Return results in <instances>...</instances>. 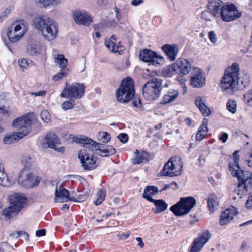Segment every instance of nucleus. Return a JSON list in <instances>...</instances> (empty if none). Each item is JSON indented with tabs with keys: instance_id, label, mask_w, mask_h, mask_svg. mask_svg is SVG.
<instances>
[{
	"instance_id": "6e6d98bb",
	"label": "nucleus",
	"mask_w": 252,
	"mask_h": 252,
	"mask_svg": "<svg viewBox=\"0 0 252 252\" xmlns=\"http://www.w3.org/2000/svg\"><path fill=\"white\" fill-rule=\"evenodd\" d=\"M173 186H175V188H173L174 190H176L178 188V184L175 182H172L171 184H165L164 187L160 190V192L172 187Z\"/></svg>"
},
{
	"instance_id": "c03bdc74",
	"label": "nucleus",
	"mask_w": 252,
	"mask_h": 252,
	"mask_svg": "<svg viewBox=\"0 0 252 252\" xmlns=\"http://www.w3.org/2000/svg\"><path fill=\"white\" fill-rule=\"evenodd\" d=\"M195 104L196 106L199 109L200 111L203 114L205 113V103L202 97L200 96H197L195 98Z\"/></svg>"
},
{
	"instance_id": "13d9d810",
	"label": "nucleus",
	"mask_w": 252,
	"mask_h": 252,
	"mask_svg": "<svg viewBox=\"0 0 252 252\" xmlns=\"http://www.w3.org/2000/svg\"><path fill=\"white\" fill-rule=\"evenodd\" d=\"M118 138L122 143H126L128 140V136L126 134L123 133L118 136Z\"/></svg>"
},
{
	"instance_id": "8fccbe9b",
	"label": "nucleus",
	"mask_w": 252,
	"mask_h": 252,
	"mask_svg": "<svg viewBox=\"0 0 252 252\" xmlns=\"http://www.w3.org/2000/svg\"><path fill=\"white\" fill-rule=\"evenodd\" d=\"M41 118L45 123H48L50 120V115L46 110L42 111L41 113Z\"/></svg>"
},
{
	"instance_id": "774afa93",
	"label": "nucleus",
	"mask_w": 252,
	"mask_h": 252,
	"mask_svg": "<svg viewBox=\"0 0 252 252\" xmlns=\"http://www.w3.org/2000/svg\"><path fill=\"white\" fill-rule=\"evenodd\" d=\"M143 2L142 0H132L131 1V4L133 6H137L142 3Z\"/></svg>"
},
{
	"instance_id": "b1692460",
	"label": "nucleus",
	"mask_w": 252,
	"mask_h": 252,
	"mask_svg": "<svg viewBox=\"0 0 252 252\" xmlns=\"http://www.w3.org/2000/svg\"><path fill=\"white\" fill-rule=\"evenodd\" d=\"M26 198L23 194L15 193L10 198V204L14 206L15 210L20 212L23 205L25 203Z\"/></svg>"
},
{
	"instance_id": "58836bf2",
	"label": "nucleus",
	"mask_w": 252,
	"mask_h": 252,
	"mask_svg": "<svg viewBox=\"0 0 252 252\" xmlns=\"http://www.w3.org/2000/svg\"><path fill=\"white\" fill-rule=\"evenodd\" d=\"M62 0H38L39 3L44 7H55L60 4Z\"/></svg>"
},
{
	"instance_id": "680f3d73",
	"label": "nucleus",
	"mask_w": 252,
	"mask_h": 252,
	"mask_svg": "<svg viewBox=\"0 0 252 252\" xmlns=\"http://www.w3.org/2000/svg\"><path fill=\"white\" fill-rule=\"evenodd\" d=\"M12 7H7L5 10L2 12L1 15L5 18H6L11 12Z\"/></svg>"
},
{
	"instance_id": "a18cd8bd",
	"label": "nucleus",
	"mask_w": 252,
	"mask_h": 252,
	"mask_svg": "<svg viewBox=\"0 0 252 252\" xmlns=\"http://www.w3.org/2000/svg\"><path fill=\"white\" fill-rule=\"evenodd\" d=\"M205 124V118L203 119L202 125L200 126L199 130H198L196 135V140L200 141L205 137L204 134V130H203L204 125Z\"/></svg>"
},
{
	"instance_id": "f257e3e1",
	"label": "nucleus",
	"mask_w": 252,
	"mask_h": 252,
	"mask_svg": "<svg viewBox=\"0 0 252 252\" xmlns=\"http://www.w3.org/2000/svg\"><path fill=\"white\" fill-rule=\"evenodd\" d=\"M32 26L40 32L48 41L54 40L58 33V26L52 18L44 15H38L33 18Z\"/></svg>"
},
{
	"instance_id": "09e8293b",
	"label": "nucleus",
	"mask_w": 252,
	"mask_h": 252,
	"mask_svg": "<svg viewBox=\"0 0 252 252\" xmlns=\"http://www.w3.org/2000/svg\"><path fill=\"white\" fill-rule=\"evenodd\" d=\"M15 207L14 206L11 205L8 208H5L2 211V215L5 216H10L12 213H18V211L15 210Z\"/></svg>"
},
{
	"instance_id": "f03ea898",
	"label": "nucleus",
	"mask_w": 252,
	"mask_h": 252,
	"mask_svg": "<svg viewBox=\"0 0 252 252\" xmlns=\"http://www.w3.org/2000/svg\"><path fill=\"white\" fill-rule=\"evenodd\" d=\"M31 121V119L27 116L16 119L12 125L17 131L14 134L5 136L3 142L6 144H10L28 134L32 129Z\"/></svg>"
},
{
	"instance_id": "ea45409f",
	"label": "nucleus",
	"mask_w": 252,
	"mask_h": 252,
	"mask_svg": "<svg viewBox=\"0 0 252 252\" xmlns=\"http://www.w3.org/2000/svg\"><path fill=\"white\" fill-rule=\"evenodd\" d=\"M243 99L247 105L252 106V90L248 91L243 95Z\"/></svg>"
},
{
	"instance_id": "c756f323",
	"label": "nucleus",
	"mask_w": 252,
	"mask_h": 252,
	"mask_svg": "<svg viewBox=\"0 0 252 252\" xmlns=\"http://www.w3.org/2000/svg\"><path fill=\"white\" fill-rule=\"evenodd\" d=\"M158 192V189L157 187L148 186L144 189L142 197L151 202L154 199L152 196L157 194Z\"/></svg>"
},
{
	"instance_id": "4d7b16f0",
	"label": "nucleus",
	"mask_w": 252,
	"mask_h": 252,
	"mask_svg": "<svg viewBox=\"0 0 252 252\" xmlns=\"http://www.w3.org/2000/svg\"><path fill=\"white\" fill-rule=\"evenodd\" d=\"M103 135L101 138V140L103 143H106L111 139V136L107 132H103Z\"/></svg>"
},
{
	"instance_id": "aec40b11",
	"label": "nucleus",
	"mask_w": 252,
	"mask_h": 252,
	"mask_svg": "<svg viewBox=\"0 0 252 252\" xmlns=\"http://www.w3.org/2000/svg\"><path fill=\"white\" fill-rule=\"evenodd\" d=\"M194 72H192L190 84L193 87L200 88L203 85L205 79L203 78L201 70L199 68H194Z\"/></svg>"
},
{
	"instance_id": "4be33fe9",
	"label": "nucleus",
	"mask_w": 252,
	"mask_h": 252,
	"mask_svg": "<svg viewBox=\"0 0 252 252\" xmlns=\"http://www.w3.org/2000/svg\"><path fill=\"white\" fill-rule=\"evenodd\" d=\"M44 51V47L39 42H32L27 47V53L30 56H36L42 53Z\"/></svg>"
},
{
	"instance_id": "dca6fc26",
	"label": "nucleus",
	"mask_w": 252,
	"mask_h": 252,
	"mask_svg": "<svg viewBox=\"0 0 252 252\" xmlns=\"http://www.w3.org/2000/svg\"><path fill=\"white\" fill-rule=\"evenodd\" d=\"M223 5L221 0H209L207 5L208 10L214 17H220V9Z\"/></svg>"
},
{
	"instance_id": "e2e57ef3",
	"label": "nucleus",
	"mask_w": 252,
	"mask_h": 252,
	"mask_svg": "<svg viewBox=\"0 0 252 252\" xmlns=\"http://www.w3.org/2000/svg\"><path fill=\"white\" fill-rule=\"evenodd\" d=\"M228 138V134L226 133H223L219 137V139L223 143L226 142Z\"/></svg>"
},
{
	"instance_id": "0eeeda50",
	"label": "nucleus",
	"mask_w": 252,
	"mask_h": 252,
	"mask_svg": "<svg viewBox=\"0 0 252 252\" xmlns=\"http://www.w3.org/2000/svg\"><path fill=\"white\" fill-rule=\"evenodd\" d=\"M236 177L239 181L234 191L239 195H242L248 192L252 187V173L248 171H241L237 175H232Z\"/></svg>"
},
{
	"instance_id": "6ab92c4d",
	"label": "nucleus",
	"mask_w": 252,
	"mask_h": 252,
	"mask_svg": "<svg viewBox=\"0 0 252 252\" xmlns=\"http://www.w3.org/2000/svg\"><path fill=\"white\" fill-rule=\"evenodd\" d=\"M177 70V73L186 75L188 74L191 69L190 62L185 59H178L175 63Z\"/></svg>"
},
{
	"instance_id": "69168bd1",
	"label": "nucleus",
	"mask_w": 252,
	"mask_h": 252,
	"mask_svg": "<svg viewBox=\"0 0 252 252\" xmlns=\"http://www.w3.org/2000/svg\"><path fill=\"white\" fill-rule=\"evenodd\" d=\"M196 15H199L200 16L201 19H203L204 11L203 10V8L202 7H200L196 10Z\"/></svg>"
},
{
	"instance_id": "2f4dec72",
	"label": "nucleus",
	"mask_w": 252,
	"mask_h": 252,
	"mask_svg": "<svg viewBox=\"0 0 252 252\" xmlns=\"http://www.w3.org/2000/svg\"><path fill=\"white\" fill-rule=\"evenodd\" d=\"M9 40L12 42H16L24 35L23 32H18L15 31L13 27H9L6 32Z\"/></svg>"
},
{
	"instance_id": "5fc2aeb1",
	"label": "nucleus",
	"mask_w": 252,
	"mask_h": 252,
	"mask_svg": "<svg viewBox=\"0 0 252 252\" xmlns=\"http://www.w3.org/2000/svg\"><path fill=\"white\" fill-rule=\"evenodd\" d=\"M88 194L85 193L84 194H79L76 198L75 197V200H72L75 202H82L85 200L88 197Z\"/></svg>"
},
{
	"instance_id": "6e6552de",
	"label": "nucleus",
	"mask_w": 252,
	"mask_h": 252,
	"mask_svg": "<svg viewBox=\"0 0 252 252\" xmlns=\"http://www.w3.org/2000/svg\"><path fill=\"white\" fill-rule=\"evenodd\" d=\"M84 89L85 86L83 84L76 83L70 85L66 82L60 96L62 98L80 99L84 96Z\"/></svg>"
},
{
	"instance_id": "2eb2a0df",
	"label": "nucleus",
	"mask_w": 252,
	"mask_h": 252,
	"mask_svg": "<svg viewBox=\"0 0 252 252\" xmlns=\"http://www.w3.org/2000/svg\"><path fill=\"white\" fill-rule=\"evenodd\" d=\"M237 209L233 206L222 212L220 216V223L221 225H225L231 221L237 215Z\"/></svg>"
},
{
	"instance_id": "bb28decb",
	"label": "nucleus",
	"mask_w": 252,
	"mask_h": 252,
	"mask_svg": "<svg viewBox=\"0 0 252 252\" xmlns=\"http://www.w3.org/2000/svg\"><path fill=\"white\" fill-rule=\"evenodd\" d=\"M240 157L238 154V151H235L233 154L234 162L229 163V170L231 172V175H237L240 173L241 171H245V170H241L239 165Z\"/></svg>"
},
{
	"instance_id": "7c9ffc66",
	"label": "nucleus",
	"mask_w": 252,
	"mask_h": 252,
	"mask_svg": "<svg viewBox=\"0 0 252 252\" xmlns=\"http://www.w3.org/2000/svg\"><path fill=\"white\" fill-rule=\"evenodd\" d=\"M135 154L136 157L132 159L131 160L133 164H140L149 160V156L146 152L143 151L142 152L139 153L137 150Z\"/></svg>"
},
{
	"instance_id": "bf43d9fd",
	"label": "nucleus",
	"mask_w": 252,
	"mask_h": 252,
	"mask_svg": "<svg viewBox=\"0 0 252 252\" xmlns=\"http://www.w3.org/2000/svg\"><path fill=\"white\" fill-rule=\"evenodd\" d=\"M208 34L210 40L212 43L215 44L217 41V36L216 34L213 32L211 31L208 33Z\"/></svg>"
},
{
	"instance_id": "a878e982",
	"label": "nucleus",
	"mask_w": 252,
	"mask_h": 252,
	"mask_svg": "<svg viewBox=\"0 0 252 252\" xmlns=\"http://www.w3.org/2000/svg\"><path fill=\"white\" fill-rule=\"evenodd\" d=\"M98 145L96 149L95 154L101 157H108L110 155H113L116 153L115 149L111 146L107 145L104 146L101 143H98Z\"/></svg>"
},
{
	"instance_id": "20e7f679",
	"label": "nucleus",
	"mask_w": 252,
	"mask_h": 252,
	"mask_svg": "<svg viewBox=\"0 0 252 252\" xmlns=\"http://www.w3.org/2000/svg\"><path fill=\"white\" fill-rule=\"evenodd\" d=\"M196 200L192 196L181 197L180 200L170 209L175 216H181L189 213L195 206Z\"/></svg>"
},
{
	"instance_id": "cd10ccee",
	"label": "nucleus",
	"mask_w": 252,
	"mask_h": 252,
	"mask_svg": "<svg viewBox=\"0 0 252 252\" xmlns=\"http://www.w3.org/2000/svg\"><path fill=\"white\" fill-rule=\"evenodd\" d=\"M120 43V41L117 43L115 35H113L109 40H106L105 42L106 46L111 52L113 53L118 52L119 54H120V51L119 50Z\"/></svg>"
},
{
	"instance_id": "79ce46f5",
	"label": "nucleus",
	"mask_w": 252,
	"mask_h": 252,
	"mask_svg": "<svg viewBox=\"0 0 252 252\" xmlns=\"http://www.w3.org/2000/svg\"><path fill=\"white\" fill-rule=\"evenodd\" d=\"M32 162L31 157L28 155H24L22 157L21 163L25 168L30 167Z\"/></svg>"
},
{
	"instance_id": "864d4df0",
	"label": "nucleus",
	"mask_w": 252,
	"mask_h": 252,
	"mask_svg": "<svg viewBox=\"0 0 252 252\" xmlns=\"http://www.w3.org/2000/svg\"><path fill=\"white\" fill-rule=\"evenodd\" d=\"M96 3L98 7L104 8L108 5L109 1L108 0H96Z\"/></svg>"
},
{
	"instance_id": "3c124183",
	"label": "nucleus",
	"mask_w": 252,
	"mask_h": 252,
	"mask_svg": "<svg viewBox=\"0 0 252 252\" xmlns=\"http://www.w3.org/2000/svg\"><path fill=\"white\" fill-rule=\"evenodd\" d=\"M132 106L139 109L142 108L141 100L139 97H135L132 101Z\"/></svg>"
},
{
	"instance_id": "0e129e2a",
	"label": "nucleus",
	"mask_w": 252,
	"mask_h": 252,
	"mask_svg": "<svg viewBox=\"0 0 252 252\" xmlns=\"http://www.w3.org/2000/svg\"><path fill=\"white\" fill-rule=\"evenodd\" d=\"M46 234V230L44 229L37 230L35 234L37 237L44 236Z\"/></svg>"
},
{
	"instance_id": "a19ab883",
	"label": "nucleus",
	"mask_w": 252,
	"mask_h": 252,
	"mask_svg": "<svg viewBox=\"0 0 252 252\" xmlns=\"http://www.w3.org/2000/svg\"><path fill=\"white\" fill-rule=\"evenodd\" d=\"M227 109L232 114L236 112L237 103L234 99H229L226 103Z\"/></svg>"
},
{
	"instance_id": "ddd939ff",
	"label": "nucleus",
	"mask_w": 252,
	"mask_h": 252,
	"mask_svg": "<svg viewBox=\"0 0 252 252\" xmlns=\"http://www.w3.org/2000/svg\"><path fill=\"white\" fill-rule=\"evenodd\" d=\"M139 58L144 62L151 63L155 65L160 64L163 61L162 57L158 56L156 52L148 49H143L140 52Z\"/></svg>"
},
{
	"instance_id": "473e14b6",
	"label": "nucleus",
	"mask_w": 252,
	"mask_h": 252,
	"mask_svg": "<svg viewBox=\"0 0 252 252\" xmlns=\"http://www.w3.org/2000/svg\"><path fill=\"white\" fill-rule=\"evenodd\" d=\"M153 202L156 206L155 210V213H160L165 211L168 208V204L162 199L155 200L151 201Z\"/></svg>"
},
{
	"instance_id": "f704fd0d",
	"label": "nucleus",
	"mask_w": 252,
	"mask_h": 252,
	"mask_svg": "<svg viewBox=\"0 0 252 252\" xmlns=\"http://www.w3.org/2000/svg\"><path fill=\"white\" fill-rule=\"evenodd\" d=\"M179 92L175 90H172L167 92L162 98L163 103H168L174 101L179 95Z\"/></svg>"
},
{
	"instance_id": "f8f14e48",
	"label": "nucleus",
	"mask_w": 252,
	"mask_h": 252,
	"mask_svg": "<svg viewBox=\"0 0 252 252\" xmlns=\"http://www.w3.org/2000/svg\"><path fill=\"white\" fill-rule=\"evenodd\" d=\"M176 160L174 161V158H171L166 163L160 174L162 176L174 177L180 175L182 173L183 167V162L180 163L179 166H176Z\"/></svg>"
},
{
	"instance_id": "603ef678",
	"label": "nucleus",
	"mask_w": 252,
	"mask_h": 252,
	"mask_svg": "<svg viewBox=\"0 0 252 252\" xmlns=\"http://www.w3.org/2000/svg\"><path fill=\"white\" fill-rule=\"evenodd\" d=\"M67 72L63 71L62 69L61 71L54 76L53 79L55 81H59L63 79V77H65L67 75Z\"/></svg>"
},
{
	"instance_id": "4468645a",
	"label": "nucleus",
	"mask_w": 252,
	"mask_h": 252,
	"mask_svg": "<svg viewBox=\"0 0 252 252\" xmlns=\"http://www.w3.org/2000/svg\"><path fill=\"white\" fill-rule=\"evenodd\" d=\"M72 16L74 21L79 25L89 26L93 22L92 17L87 12L79 9L73 11Z\"/></svg>"
},
{
	"instance_id": "f3484780",
	"label": "nucleus",
	"mask_w": 252,
	"mask_h": 252,
	"mask_svg": "<svg viewBox=\"0 0 252 252\" xmlns=\"http://www.w3.org/2000/svg\"><path fill=\"white\" fill-rule=\"evenodd\" d=\"M77 142L86 148V150H88L89 153H94V151L95 150V152L97 146H100L98 143L88 137L79 138L77 140Z\"/></svg>"
},
{
	"instance_id": "49530a36",
	"label": "nucleus",
	"mask_w": 252,
	"mask_h": 252,
	"mask_svg": "<svg viewBox=\"0 0 252 252\" xmlns=\"http://www.w3.org/2000/svg\"><path fill=\"white\" fill-rule=\"evenodd\" d=\"M106 195L105 191L103 189L100 190L97 193V197L98 198L95 201H94V204L96 205H100L102 201L104 200L105 197Z\"/></svg>"
},
{
	"instance_id": "4c0bfd02",
	"label": "nucleus",
	"mask_w": 252,
	"mask_h": 252,
	"mask_svg": "<svg viewBox=\"0 0 252 252\" xmlns=\"http://www.w3.org/2000/svg\"><path fill=\"white\" fill-rule=\"evenodd\" d=\"M177 73V70L175 64L167 66L162 69V73L164 76L171 77L173 76L175 72Z\"/></svg>"
},
{
	"instance_id": "39448f33",
	"label": "nucleus",
	"mask_w": 252,
	"mask_h": 252,
	"mask_svg": "<svg viewBox=\"0 0 252 252\" xmlns=\"http://www.w3.org/2000/svg\"><path fill=\"white\" fill-rule=\"evenodd\" d=\"M134 93L132 80H124L116 93L117 100L122 103L127 102L132 98Z\"/></svg>"
},
{
	"instance_id": "c85d7f7f",
	"label": "nucleus",
	"mask_w": 252,
	"mask_h": 252,
	"mask_svg": "<svg viewBox=\"0 0 252 252\" xmlns=\"http://www.w3.org/2000/svg\"><path fill=\"white\" fill-rule=\"evenodd\" d=\"M217 197L213 194H211L207 200V207L210 215L214 214L218 210L219 204L216 201Z\"/></svg>"
},
{
	"instance_id": "393cba45",
	"label": "nucleus",
	"mask_w": 252,
	"mask_h": 252,
	"mask_svg": "<svg viewBox=\"0 0 252 252\" xmlns=\"http://www.w3.org/2000/svg\"><path fill=\"white\" fill-rule=\"evenodd\" d=\"M161 48L171 61H174L176 59V57L178 53V48L177 45L164 44Z\"/></svg>"
},
{
	"instance_id": "052dcab7",
	"label": "nucleus",
	"mask_w": 252,
	"mask_h": 252,
	"mask_svg": "<svg viewBox=\"0 0 252 252\" xmlns=\"http://www.w3.org/2000/svg\"><path fill=\"white\" fill-rule=\"evenodd\" d=\"M246 206L249 209H252V195H250L247 200Z\"/></svg>"
},
{
	"instance_id": "1a4fd4ad",
	"label": "nucleus",
	"mask_w": 252,
	"mask_h": 252,
	"mask_svg": "<svg viewBox=\"0 0 252 252\" xmlns=\"http://www.w3.org/2000/svg\"><path fill=\"white\" fill-rule=\"evenodd\" d=\"M220 13V16L222 20L226 22L237 20L242 16V12L232 3L223 5Z\"/></svg>"
},
{
	"instance_id": "e433bc0d",
	"label": "nucleus",
	"mask_w": 252,
	"mask_h": 252,
	"mask_svg": "<svg viewBox=\"0 0 252 252\" xmlns=\"http://www.w3.org/2000/svg\"><path fill=\"white\" fill-rule=\"evenodd\" d=\"M250 82V77L248 74H244V76L239 79L238 77V90H243L249 85Z\"/></svg>"
},
{
	"instance_id": "412c9836",
	"label": "nucleus",
	"mask_w": 252,
	"mask_h": 252,
	"mask_svg": "<svg viewBox=\"0 0 252 252\" xmlns=\"http://www.w3.org/2000/svg\"><path fill=\"white\" fill-rule=\"evenodd\" d=\"M45 140L49 147L54 149L60 152L63 151V147L58 148L57 147L58 145L60 144V141L55 134L53 133L47 134L45 137Z\"/></svg>"
},
{
	"instance_id": "a211bd4d",
	"label": "nucleus",
	"mask_w": 252,
	"mask_h": 252,
	"mask_svg": "<svg viewBox=\"0 0 252 252\" xmlns=\"http://www.w3.org/2000/svg\"><path fill=\"white\" fill-rule=\"evenodd\" d=\"M69 194L68 190L63 189H60L59 190H58L57 187H56L54 201L63 202L68 201L75 200V197L69 196Z\"/></svg>"
},
{
	"instance_id": "9d476101",
	"label": "nucleus",
	"mask_w": 252,
	"mask_h": 252,
	"mask_svg": "<svg viewBox=\"0 0 252 252\" xmlns=\"http://www.w3.org/2000/svg\"><path fill=\"white\" fill-rule=\"evenodd\" d=\"M40 181V178L39 177L30 173L27 170H23L20 172L18 179V184L26 188L37 186Z\"/></svg>"
},
{
	"instance_id": "423d86ee",
	"label": "nucleus",
	"mask_w": 252,
	"mask_h": 252,
	"mask_svg": "<svg viewBox=\"0 0 252 252\" xmlns=\"http://www.w3.org/2000/svg\"><path fill=\"white\" fill-rule=\"evenodd\" d=\"M161 87V80L153 78L143 86V95L147 100H154L159 96Z\"/></svg>"
},
{
	"instance_id": "72a5a7b5",
	"label": "nucleus",
	"mask_w": 252,
	"mask_h": 252,
	"mask_svg": "<svg viewBox=\"0 0 252 252\" xmlns=\"http://www.w3.org/2000/svg\"><path fill=\"white\" fill-rule=\"evenodd\" d=\"M26 22L24 20L17 21L13 22L10 27H13V29L18 32H23L25 34V31L27 30V27L25 25Z\"/></svg>"
},
{
	"instance_id": "de8ad7c7",
	"label": "nucleus",
	"mask_w": 252,
	"mask_h": 252,
	"mask_svg": "<svg viewBox=\"0 0 252 252\" xmlns=\"http://www.w3.org/2000/svg\"><path fill=\"white\" fill-rule=\"evenodd\" d=\"M75 102L73 99H70V100H67L63 103L62 107L63 109L66 111L72 109L74 106Z\"/></svg>"
},
{
	"instance_id": "c9c22d12",
	"label": "nucleus",
	"mask_w": 252,
	"mask_h": 252,
	"mask_svg": "<svg viewBox=\"0 0 252 252\" xmlns=\"http://www.w3.org/2000/svg\"><path fill=\"white\" fill-rule=\"evenodd\" d=\"M55 63L61 68H65L68 61L62 54H57L54 56Z\"/></svg>"
},
{
	"instance_id": "37998d69",
	"label": "nucleus",
	"mask_w": 252,
	"mask_h": 252,
	"mask_svg": "<svg viewBox=\"0 0 252 252\" xmlns=\"http://www.w3.org/2000/svg\"><path fill=\"white\" fill-rule=\"evenodd\" d=\"M129 65V62L128 60L126 59L117 63L116 65V68L118 70L122 71L128 67Z\"/></svg>"
},
{
	"instance_id": "9b49d317",
	"label": "nucleus",
	"mask_w": 252,
	"mask_h": 252,
	"mask_svg": "<svg viewBox=\"0 0 252 252\" xmlns=\"http://www.w3.org/2000/svg\"><path fill=\"white\" fill-rule=\"evenodd\" d=\"M94 154V153H89L88 150L86 149H81L79 151L78 157L84 170H91L97 166Z\"/></svg>"
},
{
	"instance_id": "7ed1b4c3",
	"label": "nucleus",
	"mask_w": 252,
	"mask_h": 252,
	"mask_svg": "<svg viewBox=\"0 0 252 252\" xmlns=\"http://www.w3.org/2000/svg\"><path fill=\"white\" fill-rule=\"evenodd\" d=\"M239 67L237 63H234L225 69L224 74L220 81V86L223 91L229 94H233L238 90V76Z\"/></svg>"
},
{
	"instance_id": "338daca9",
	"label": "nucleus",
	"mask_w": 252,
	"mask_h": 252,
	"mask_svg": "<svg viewBox=\"0 0 252 252\" xmlns=\"http://www.w3.org/2000/svg\"><path fill=\"white\" fill-rule=\"evenodd\" d=\"M19 65L22 67H26L25 65L27 64V61L24 59L19 60Z\"/></svg>"
},
{
	"instance_id": "5701e85b",
	"label": "nucleus",
	"mask_w": 252,
	"mask_h": 252,
	"mask_svg": "<svg viewBox=\"0 0 252 252\" xmlns=\"http://www.w3.org/2000/svg\"><path fill=\"white\" fill-rule=\"evenodd\" d=\"M205 245V232L195 238L191 243L189 252H200Z\"/></svg>"
}]
</instances>
